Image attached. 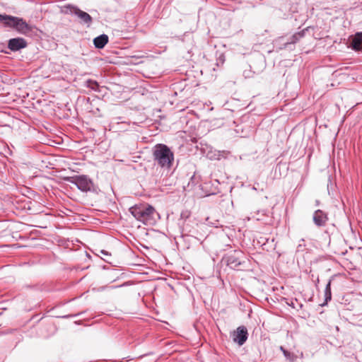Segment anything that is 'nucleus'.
Listing matches in <instances>:
<instances>
[{
	"mask_svg": "<svg viewBox=\"0 0 362 362\" xmlns=\"http://www.w3.org/2000/svg\"><path fill=\"white\" fill-rule=\"evenodd\" d=\"M0 23L6 28H13L21 34L32 31V27L23 18L7 14L0 13Z\"/></svg>",
	"mask_w": 362,
	"mask_h": 362,
	"instance_id": "3",
	"label": "nucleus"
},
{
	"mask_svg": "<svg viewBox=\"0 0 362 362\" xmlns=\"http://www.w3.org/2000/svg\"><path fill=\"white\" fill-rule=\"evenodd\" d=\"M315 204H316V205H317V206H319V204H320V201H319V200H316V201H315Z\"/></svg>",
	"mask_w": 362,
	"mask_h": 362,
	"instance_id": "19",
	"label": "nucleus"
},
{
	"mask_svg": "<svg viewBox=\"0 0 362 362\" xmlns=\"http://www.w3.org/2000/svg\"><path fill=\"white\" fill-rule=\"evenodd\" d=\"M28 43L26 40L22 37L12 38L8 42V48L13 52L23 49L26 47Z\"/></svg>",
	"mask_w": 362,
	"mask_h": 362,
	"instance_id": "9",
	"label": "nucleus"
},
{
	"mask_svg": "<svg viewBox=\"0 0 362 362\" xmlns=\"http://www.w3.org/2000/svg\"><path fill=\"white\" fill-rule=\"evenodd\" d=\"M66 8L71 13L77 16L82 22L86 24H90L92 22L91 16L86 12L80 10L78 7L69 5Z\"/></svg>",
	"mask_w": 362,
	"mask_h": 362,
	"instance_id": "7",
	"label": "nucleus"
},
{
	"mask_svg": "<svg viewBox=\"0 0 362 362\" xmlns=\"http://www.w3.org/2000/svg\"><path fill=\"white\" fill-rule=\"evenodd\" d=\"M153 158L155 165L168 172L174 163V153L167 145L158 144L153 148Z\"/></svg>",
	"mask_w": 362,
	"mask_h": 362,
	"instance_id": "2",
	"label": "nucleus"
},
{
	"mask_svg": "<svg viewBox=\"0 0 362 362\" xmlns=\"http://www.w3.org/2000/svg\"><path fill=\"white\" fill-rule=\"evenodd\" d=\"M86 83L87 87L91 88L92 90H97L98 89L99 85L95 81L88 79Z\"/></svg>",
	"mask_w": 362,
	"mask_h": 362,
	"instance_id": "13",
	"label": "nucleus"
},
{
	"mask_svg": "<svg viewBox=\"0 0 362 362\" xmlns=\"http://www.w3.org/2000/svg\"><path fill=\"white\" fill-rule=\"evenodd\" d=\"M325 301L327 302L332 299V292H331V280H329L326 285L325 290Z\"/></svg>",
	"mask_w": 362,
	"mask_h": 362,
	"instance_id": "12",
	"label": "nucleus"
},
{
	"mask_svg": "<svg viewBox=\"0 0 362 362\" xmlns=\"http://www.w3.org/2000/svg\"><path fill=\"white\" fill-rule=\"evenodd\" d=\"M352 48L356 51L362 50V33H358L352 40Z\"/></svg>",
	"mask_w": 362,
	"mask_h": 362,
	"instance_id": "11",
	"label": "nucleus"
},
{
	"mask_svg": "<svg viewBox=\"0 0 362 362\" xmlns=\"http://www.w3.org/2000/svg\"><path fill=\"white\" fill-rule=\"evenodd\" d=\"M108 42V36L105 34H102L96 37L93 40V44L98 49H103Z\"/></svg>",
	"mask_w": 362,
	"mask_h": 362,
	"instance_id": "10",
	"label": "nucleus"
},
{
	"mask_svg": "<svg viewBox=\"0 0 362 362\" xmlns=\"http://www.w3.org/2000/svg\"><path fill=\"white\" fill-rule=\"evenodd\" d=\"M284 356L286 358V359L291 361H294L296 356L293 354L289 352L288 351L286 350V351H284Z\"/></svg>",
	"mask_w": 362,
	"mask_h": 362,
	"instance_id": "16",
	"label": "nucleus"
},
{
	"mask_svg": "<svg viewBox=\"0 0 362 362\" xmlns=\"http://www.w3.org/2000/svg\"><path fill=\"white\" fill-rule=\"evenodd\" d=\"M304 35V31L298 32L295 33L291 37V40L288 43H296L300 38H301Z\"/></svg>",
	"mask_w": 362,
	"mask_h": 362,
	"instance_id": "14",
	"label": "nucleus"
},
{
	"mask_svg": "<svg viewBox=\"0 0 362 362\" xmlns=\"http://www.w3.org/2000/svg\"><path fill=\"white\" fill-rule=\"evenodd\" d=\"M280 350L284 353V351H286V349L282 346H280Z\"/></svg>",
	"mask_w": 362,
	"mask_h": 362,
	"instance_id": "18",
	"label": "nucleus"
},
{
	"mask_svg": "<svg viewBox=\"0 0 362 362\" xmlns=\"http://www.w3.org/2000/svg\"><path fill=\"white\" fill-rule=\"evenodd\" d=\"M188 214V212H187V211H186V212H182V213L181 214V217H182V218H183L184 216L187 217V216H188V214Z\"/></svg>",
	"mask_w": 362,
	"mask_h": 362,
	"instance_id": "17",
	"label": "nucleus"
},
{
	"mask_svg": "<svg viewBox=\"0 0 362 362\" xmlns=\"http://www.w3.org/2000/svg\"><path fill=\"white\" fill-rule=\"evenodd\" d=\"M222 261L230 268L237 270L243 269L246 264L245 255L240 250H234L227 254L223 257Z\"/></svg>",
	"mask_w": 362,
	"mask_h": 362,
	"instance_id": "4",
	"label": "nucleus"
},
{
	"mask_svg": "<svg viewBox=\"0 0 362 362\" xmlns=\"http://www.w3.org/2000/svg\"><path fill=\"white\" fill-rule=\"evenodd\" d=\"M248 337L247 329L245 326H240L233 334V339L239 346H242L247 341Z\"/></svg>",
	"mask_w": 362,
	"mask_h": 362,
	"instance_id": "6",
	"label": "nucleus"
},
{
	"mask_svg": "<svg viewBox=\"0 0 362 362\" xmlns=\"http://www.w3.org/2000/svg\"><path fill=\"white\" fill-rule=\"evenodd\" d=\"M100 253L103 255H104V257H103V259L105 262L110 263L111 254L109 252L104 250H100Z\"/></svg>",
	"mask_w": 362,
	"mask_h": 362,
	"instance_id": "15",
	"label": "nucleus"
},
{
	"mask_svg": "<svg viewBox=\"0 0 362 362\" xmlns=\"http://www.w3.org/2000/svg\"><path fill=\"white\" fill-rule=\"evenodd\" d=\"M129 211L136 220L147 226L154 225L160 218L155 208L147 203L135 204Z\"/></svg>",
	"mask_w": 362,
	"mask_h": 362,
	"instance_id": "1",
	"label": "nucleus"
},
{
	"mask_svg": "<svg viewBox=\"0 0 362 362\" xmlns=\"http://www.w3.org/2000/svg\"><path fill=\"white\" fill-rule=\"evenodd\" d=\"M313 219L314 223L317 227L325 226L329 220L327 214L320 209H317L314 212Z\"/></svg>",
	"mask_w": 362,
	"mask_h": 362,
	"instance_id": "8",
	"label": "nucleus"
},
{
	"mask_svg": "<svg viewBox=\"0 0 362 362\" xmlns=\"http://www.w3.org/2000/svg\"><path fill=\"white\" fill-rule=\"evenodd\" d=\"M66 180L75 185L82 192L90 191L93 187V181L87 175L69 177Z\"/></svg>",
	"mask_w": 362,
	"mask_h": 362,
	"instance_id": "5",
	"label": "nucleus"
}]
</instances>
